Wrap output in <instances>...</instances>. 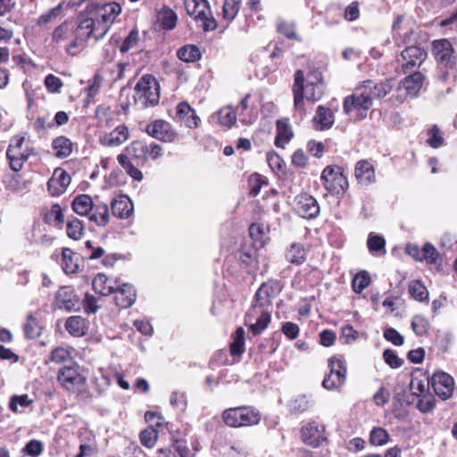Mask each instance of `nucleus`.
<instances>
[{
    "label": "nucleus",
    "instance_id": "f257e3e1",
    "mask_svg": "<svg viewBox=\"0 0 457 457\" xmlns=\"http://www.w3.org/2000/svg\"><path fill=\"white\" fill-rule=\"evenodd\" d=\"M92 26L93 18H86L79 24L64 21L54 29L52 42L54 46L62 47L68 54L76 55L92 37Z\"/></svg>",
    "mask_w": 457,
    "mask_h": 457
},
{
    "label": "nucleus",
    "instance_id": "f03ea898",
    "mask_svg": "<svg viewBox=\"0 0 457 457\" xmlns=\"http://www.w3.org/2000/svg\"><path fill=\"white\" fill-rule=\"evenodd\" d=\"M126 151L128 154H120L117 156V161L126 173L137 181L143 179V173L131 162L129 156L134 159L138 165H144L148 161L157 160L163 154V149L160 145L144 140L131 142L126 147Z\"/></svg>",
    "mask_w": 457,
    "mask_h": 457
},
{
    "label": "nucleus",
    "instance_id": "7ed1b4c3",
    "mask_svg": "<svg viewBox=\"0 0 457 457\" xmlns=\"http://www.w3.org/2000/svg\"><path fill=\"white\" fill-rule=\"evenodd\" d=\"M293 93L295 110L304 112L303 99L314 103L320 100L324 94L321 72L313 70L310 71L305 76L303 71L297 70L295 73Z\"/></svg>",
    "mask_w": 457,
    "mask_h": 457
},
{
    "label": "nucleus",
    "instance_id": "20e7f679",
    "mask_svg": "<svg viewBox=\"0 0 457 457\" xmlns=\"http://www.w3.org/2000/svg\"><path fill=\"white\" fill-rule=\"evenodd\" d=\"M431 51L438 67L447 70L439 75L440 80L446 81L450 71H453L457 67V54L446 38L434 40Z\"/></svg>",
    "mask_w": 457,
    "mask_h": 457
},
{
    "label": "nucleus",
    "instance_id": "39448f33",
    "mask_svg": "<svg viewBox=\"0 0 457 457\" xmlns=\"http://www.w3.org/2000/svg\"><path fill=\"white\" fill-rule=\"evenodd\" d=\"M133 97L135 104L140 109L156 105L160 100V87L155 78L144 75L136 84Z\"/></svg>",
    "mask_w": 457,
    "mask_h": 457
},
{
    "label": "nucleus",
    "instance_id": "423d86ee",
    "mask_svg": "<svg viewBox=\"0 0 457 457\" xmlns=\"http://www.w3.org/2000/svg\"><path fill=\"white\" fill-rule=\"evenodd\" d=\"M372 104V95L361 86L351 96L344 99L343 108L351 119L360 120L367 116V112Z\"/></svg>",
    "mask_w": 457,
    "mask_h": 457
},
{
    "label": "nucleus",
    "instance_id": "0eeeda50",
    "mask_svg": "<svg viewBox=\"0 0 457 457\" xmlns=\"http://www.w3.org/2000/svg\"><path fill=\"white\" fill-rule=\"evenodd\" d=\"M120 12L121 6L116 2L98 5L96 8L97 21L93 19L92 37L96 40L104 37Z\"/></svg>",
    "mask_w": 457,
    "mask_h": 457
},
{
    "label": "nucleus",
    "instance_id": "6e6552de",
    "mask_svg": "<svg viewBox=\"0 0 457 457\" xmlns=\"http://www.w3.org/2000/svg\"><path fill=\"white\" fill-rule=\"evenodd\" d=\"M184 5L191 16L204 32L213 31L217 28V21L207 0H185Z\"/></svg>",
    "mask_w": 457,
    "mask_h": 457
},
{
    "label": "nucleus",
    "instance_id": "1a4fd4ad",
    "mask_svg": "<svg viewBox=\"0 0 457 457\" xmlns=\"http://www.w3.org/2000/svg\"><path fill=\"white\" fill-rule=\"evenodd\" d=\"M222 419L226 425L232 428L252 426L261 420L260 412L248 406L228 408L222 413Z\"/></svg>",
    "mask_w": 457,
    "mask_h": 457
},
{
    "label": "nucleus",
    "instance_id": "9d476101",
    "mask_svg": "<svg viewBox=\"0 0 457 457\" xmlns=\"http://www.w3.org/2000/svg\"><path fill=\"white\" fill-rule=\"evenodd\" d=\"M320 180L326 190L333 195L344 194L349 187L342 167L327 166L321 172Z\"/></svg>",
    "mask_w": 457,
    "mask_h": 457
},
{
    "label": "nucleus",
    "instance_id": "9b49d317",
    "mask_svg": "<svg viewBox=\"0 0 457 457\" xmlns=\"http://www.w3.org/2000/svg\"><path fill=\"white\" fill-rule=\"evenodd\" d=\"M329 373L322 381V386L327 390L340 388L345 382L346 367L341 358L333 356L328 360Z\"/></svg>",
    "mask_w": 457,
    "mask_h": 457
},
{
    "label": "nucleus",
    "instance_id": "f8f14e48",
    "mask_svg": "<svg viewBox=\"0 0 457 457\" xmlns=\"http://www.w3.org/2000/svg\"><path fill=\"white\" fill-rule=\"evenodd\" d=\"M424 76L420 71L405 77L396 88V98L399 102L403 103L408 98L415 97L422 87Z\"/></svg>",
    "mask_w": 457,
    "mask_h": 457
},
{
    "label": "nucleus",
    "instance_id": "ddd939ff",
    "mask_svg": "<svg viewBox=\"0 0 457 457\" xmlns=\"http://www.w3.org/2000/svg\"><path fill=\"white\" fill-rule=\"evenodd\" d=\"M428 384H430L435 394L442 400L451 398L455 387L453 378L444 371L435 372L431 378H428Z\"/></svg>",
    "mask_w": 457,
    "mask_h": 457
},
{
    "label": "nucleus",
    "instance_id": "4468645a",
    "mask_svg": "<svg viewBox=\"0 0 457 457\" xmlns=\"http://www.w3.org/2000/svg\"><path fill=\"white\" fill-rule=\"evenodd\" d=\"M57 380L63 388L75 392L86 384V378L74 366H63L57 374Z\"/></svg>",
    "mask_w": 457,
    "mask_h": 457
},
{
    "label": "nucleus",
    "instance_id": "2eb2a0df",
    "mask_svg": "<svg viewBox=\"0 0 457 457\" xmlns=\"http://www.w3.org/2000/svg\"><path fill=\"white\" fill-rule=\"evenodd\" d=\"M401 57V70L403 73L406 74L423 63L427 58V53L420 46H410L402 51Z\"/></svg>",
    "mask_w": 457,
    "mask_h": 457
},
{
    "label": "nucleus",
    "instance_id": "dca6fc26",
    "mask_svg": "<svg viewBox=\"0 0 457 457\" xmlns=\"http://www.w3.org/2000/svg\"><path fill=\"white\" fill-rule=\"evenodd\" d=\"M303 442L310 446L318 447L327 440L325 426L316 421L308 422L301 429Z\"/></svg>",
    "mask_w": 457,
    "mask_h": 457
},
{
    "label": "nucleus",
    "instance_id": "f3484780",
    "mask_svg": "<svg viewBox=\"0 0 457 457\" xmlns=\"http://www.w3.org/2000/svg\"><path fill=\"white\" fill-rule=\"evenodd\" d=\"M173 120L180 126H185L187 129H196L201 122L195 110L187 102H180L177 105L176 115Z\"/></svg>",
    "mask_w": 457,
    "mask_h": 457
},
{
    "label": "nucleus",
    "instance_id": "a211bd4d",
    "mask_svg": "<svg viewBox=\"0 0 457 457\" xmlns=\"http://www.w3.org/2000/svg\"><path fill=\"white\" fill-rule=\"evenodd\" d=\"M71 181V176L66 170L62 168L55 169L47 183L50 195L53 196L62 195L67 190Z\"/></svg>",
    "mask_w": 457,
    "mask_h": 457
},
{
    "label": "nucleus",
    "instance_id": "6ab92c4d",
    "mask_svg": "<svg viewBox=\"0 0 457 457\" xmlns=\"http://www.w3.org/2000/svg\"><path fill=\"white\" fill-rule=\"evenodd\" d=\"M296 212L304 219H313L320 213L317 200L310 195H300L296 197L295 207Z\"/></svg>",
    "mask_w": 457,
    "mask_h": 457
},
{
    "label": "nucleus",
    "instance_id": "aec40b11",
    "mask_svg": "<svg viewBox=\"0 0 457 457\" xmlns=\"http://www.w3.org/2000/svg\"><path fill=\"white\" fill-rule=\"evenodd\" d=\"M129 137V128L125 124H120L111 132L101 135L99 137V143L104 146L115 147L125 143Z\"/></svg>",
    "mask_w": 457,
    "mask_h": 457
},
{
    "label": "nucleus",
    "instance_id": "412c9836",
    "mask_svg": "<svg viewBox=\"0 0 457 457\" xmlns=\"http://www.w3.org/2000/svg\"><path fill=\"white\" fill-rule=\"evenodd\" d=\"M280 292V286L277 280H269L261 285L255 293L253 300L262 303V306L271 307V301Z\"/></svg>",
    "mask_w": 457,
    "mask_h": 457
},
{
    "label": "nucleus",
    "instance_id": "4be33fe9",
    "mask_svg": "<svg viewBox=\"0 0 457 457\" xmlns=\"http://www.w3.org/2000/svg\"><path fill=\"white\" fill-rule=\"evenodd\" d=\"M112 294H114L115 303L120 308L130 307L137 298L135 287L128 283H118V286Z\"/></svg>",
    "mask_w": 457,
    "mask_h": 457
},
{
    "label": "nucleus",
    "instance_id": "5701e85b",
    "mask_svg": "<svg viewBox=\"0 0 457 457\" xmlns=\"http://www.w3.org/2000/svg\"><path fill=\"white\" fill-rule=\"evenodd\" d=\"M354 177L358 183L363 186H370L376 182V173L373 164L367 160H361L356 162Z\"/></svg>",
    "mask_w": 457,
    "mask_h": 457
},
{
    "label": "nucleus",
    "instance_id": "b1692460",
    "mask_svg": "<svg viewBox=\"0 0 457 457\" xmlns=\"http://www.w3.org/2000/svg\"><path fill=\"white\" fill-rule=\"evenodd\" d=\"M78 301L79 299L72 287H62L56 293L54 304L58 309L71 311L75 309Z\"/></svg>",
    "mask_w": 457,
    "mask_h": 457
},
{
    "label": "nucleus",
    "instance_id": "393cba45",
    "mask_svg": "<svg viewBox=\"0 0 457 457\" xmlns=\"http://www.w3.org/2000/svg\"><path fill=\"white\" fill-rule=\"evenodd\" d=\"M146 133L158 140H171V125L163 120H156L148 124L145 129Z\"/></svg>",
    "mask_w": 457,
    "mask_h": 457
},
{
    "label": "nucleus",
    "instance_id": "a878e982",
    "mask_svg": "<svg viewBox=\"0 0 457 457\" xmlns=\"http://www.w3.org/2000/svg\"><path fill=\"white\" fill-rule=\"evenodd\" d=\"M118 283L117 278H108L104 273H98L94 278L92 286L96 293L107 296L114 292Z\"/></svg>",
    "mask_w": 457,
    "mask_h": 457
},
{
    "label": "nucleus",
    "instance_id": "bb28decb",
    "mask_svg": "<svg viewBox=\"0 0 457 457\" xmlns=\"http://www.w3.org/2000/svg\"><path fill=\"white\" fill-rule=\"evenodd\" d=\"M112 212L115 217L127 219L133 212V203L127 195H120L111 202Z\"/></svg>",
    "mask_w": 457,
    "mask_h": 457
},
{
    "label": "nucleus",
    "instance_id": "cd10ccee",
    "mask_svg": "<svg viewBox=\"0 0 457 457\" xmlns=\"http://www.w3.org/2000/svg\"><path fill=\"white\" fill-rule=\"evenodd\" d=\"M335 121L334 113L323 105L317 107L316 114L312 119L313 126L317 130H326L330 129Z\"/></svg>",
    "mask_w": 457,
    "mask_h": 457
},
{
    "label": "nucleus",
    "instance_id": "c85d7f7f",
    "mask_svg": "<svg viewBox=\"0 0 457 457\" xmlns=\"http://www.w3.org/2000/svg\"><path fill=\"white\" fill-rule=\"evenodd\" d=\"M394 86L395 79H387L378 84L371 80H365L361 85L364 90H368V92L372 95V99L374 97H385L392 90Z\"/></svg>",
    "mask_w": 457,
    "mask_h": 457
},
{
    "label": "nucleus",
    "instance_id": "c756f323",
    "mask_svg": "<svg viewBox=\"0 0 457 457\" xmlns=\"http://www.w3.org/2000/svg\"><path fill=\"white\" fill-rule=\"evenodd\" d=\"M88 220L98 227H105L110 220L109 207L105 203L94 204V208L87 214Z\"/></svg>",
    "mask_w": 457,
    "mask_h": 457
},
{
    "label": "nucleus",
    "instance_id": "7c9ffc66",
    "mask_svg": "<svg viewBox=\"0 0 457 457\" xmlns=\"http://www.w3.org/2000/svg\"><path fill=\"white\" fill-rule=\"evenodd\" d=\"M32 154V150L22 151L8 148L6 151V156L9 160L11 169L14 171H20L22 169L24 162Z\"/></svg>",
    "mask_w": 457,
    "mask_h": 457
},
{
    "label": "nucleus",
    "instance_id": "2f4dec72",
    "mask_svg": "<svg viewBox=\"0 0 457 457\" xmlns=\"http://www.w3.org/2000/svg\"><path fill=\"white\" fill-rule=\"evenodd\" d=\"M65 328L73 337H82L87 331V321L81 316H71L67 319Z\"/></svg>",
    "mask_w": 457,
    "mask_h": 457
},
{
    "label": "nucleus",
    "instance_id": "473e14b6",
    "mask_svg": "<svg viewBox=\"0 0 457 457\" xmlns=\"http://www.w3.org/2000/svg\"><path fill=\"white\" fill-rule=\"evenodd\" d=\"M153 28L155 31L171 29V9L169 6L163 5L157 11Z\"/></svg>",
    "mask_w": 457,
    "mask_h": 457
},
{
    "label": "nucleus",
    "instance_id": "72a5a7b5",
    "mask_svg": "<svg viewBox=\"0 0 457 457\" xmlns=\"http://www.w3.org/2000/svg\"><path fill=\"white\" fill-rule=\"evenodd\" d=\"M94 201L88 195H77L71 203L72 210L80 216H87L94 208Z\"/></svg>",
    "mask_w": 457,
    "mask_h": 457
},
{
    "label": "nucleus",
    "instance_id": "f704fd0d",
    "mask_svg": "<svg viewBox=\"0 0 457 457\" xmlns=\"http://www.w3.org/2000/svg\"><path fill=\"white\" fill-rule=\"evenodd\" d=\"M79 256L69 248H64L62 254V267L65 273H75L79 269Z\"/></svg>",
    "mask_w": 457,
    "mask_h": 457
},
{
    "label": "nucleus",
    "instance_id": "c9c22d12",
    "mask_svg": "<svg viewBox=\"0 0 457 457\" xmlns=\"http://www.w3.org/2000/svg\"><path fill=\"white\" fill-rule=\"evenodd\" d=\"M293 137V131L287 120H278L277 121V135L275 145L278 147L284 148Z\"/></svg>",
    "mask_w": 457,
    "mask_h": 457
},
{
    "label": "nucleus",
    "instance_id": "e433bc0d",
    "mask_svg": "<svg viewBox=\"0 0 457 457\" xmlns=\"http://www.w3.org/2000/svg\"><path fill=\"white\" fill-rule=\"evenodd\" d=\"M54 154L58 158H66L72 153V143L66 137L60 136L52 142Z\"/></svg>",
    "mask_w": 457,
    "mask_h": 457
},
{
    "label": "nucleus",
    "instance_id": "4c0bfd02",
    "mask_svg": "<svg viewBox=\"0 0 457 457\" xmlns=\"http://www.w3.org/2000/svg\"><path fill=\"white\" fill-rule=\"evenodd\" d=\"M286 259L290 263L300 265L306 259V251L303 245L293 243L286 252Z\"/></svg>",
    "mask_w": 457,
    "mask_h": 457
},
{
    "label": "nucleus",
    "instance_id": "58836bf2",
    "mask_svg": "<svg viewBox=\"0 0 457 457\" xmlns=\"http://www.w3.org/2000/svg\"><path fill=\"white\" fill-rule=\"evenodd\" d=\"M99 376L92 378L93 388L98 396L103 395L111 385L110 374L103 368L98 370Z\"/></svg>",
    "mask_w": 457,
    "mask_h": 457
},
{
    "label": "nucleus",
    "instance_id": "ea45409f",
    "mask_svg": "<svg viewBox=\"0 0 457 457\" xmlns=\"http://www.w3.org/2000/svg\"><path fill=\"white\" fill-rule=\"evenodd\" d=\"M85 231L84 223L78 218L69 217L66 223L67 236L73 240H79Z\"/></svg>",
    "mask_w": 457,
    "mask_h": 457
},
{
    "label": "nucleus",
    "instance_id": "a19ab883",
    "mask_svg": "<svg viewBox=\"0 0 457 457\" xmlns=\"http://www.w3.org/2000/svg\"><path fill=\"white\" fill-rule=\"evenodd\" d=\"M367 245L370 253L377 255H385L386 251V240L383 237L370 232L368 236Z\"/></svg>",
    "mask_w": 457,
    "mask_h": 457
},
{
    "label": "nucleus",
    "instance_id": "79ce46f5",
    "mask_svg": "<svg viewBox=\"0 0 457 457\" xmlns=\"http://www.w3.org/2000/svg\"><path fill=\"white\" fill-rule=\"evenodd\" d=\"M33 403V400L28 395H15L10 399L9 408L16 413H21L25 408L29 407Z\"/></svg>",
    "mask_w": 457,
    "mask_h": 457
},
{
    "label": "nucleus",
    "instance_id": "37998d69",
    "mask_svg": "<svg viewBox=\"0 0 457 457\" xmlns=\"http://www.w3.org/2000/svg\"><path fill=\"white\" fill-rule=\"evenodd\" d=\"M242 0H224L222 6V18L228 22L232 21L237 15Z\"/></svg>",
    "mask_w": 457,
    "mask_h": 457
},
{
    "label": "nucleus",
    "instance_id": "c03bdc74",
    "mask_svg": "<svg viewBox=\"0 0 457 457\" xmlns=\"http://www.w3.org/2000/svg\"><path fill=\"white\" fill-rule=\"evenodd\" d=\"M270 312L264 313V315H260L256 317L253 321L247 322L246 326H249L251 332L256 336L261 334L264 329L267 328L268 325L270 322Z\"/></svg>",
    "mask_w": 457,
    "mask_h": 457
},
{
    "label": "nucleus",
    "instance_id": "a18cd8bd",
    "mask_svg": "<svg viewBox=\"0 0 457 457\" xmlns=\"http://www.w3.org/2000/svg\"><path fill=\"white\" fill-rule=\"evenodd\" d=\"M42 327L37 320L29 314L27 318V321L24 325V333L28 338L34 339L41 335Z\"/></svg>",
    "mask_w": 457,
    "mask_h": 457
},
{
    "label": "nucleus",
    "instance_id": "49530a36",
    "mask_svg": "<svg viewBox=\"0 0 457 457\" xmlns=\"http://www.w3.org/2000/svg\"><path fill=\"white\" fill-rule=\"evenodd\" d=\"M178 57L184 62H195L200 58V51L197 46L194 45H187L178 50Z\"/></svg>",
    "mask_w": 457,
    "mask_h": 457
},
{
    "label": "nucleus",
    "instance_id": "de8ad7c7",
    "mask_svg": "<svg viewBox=\"0 0 457 457\" xmlns=\"http://www.w3.org/2000/svg\"><path fill=\"white\" fill-rule=\"evenodd\" d=\"M245 352V330L243 328H237L230 345V353L232 355H241Z\"/></svg>",
    "mask_w": 457,
    "mask_h": 457
},
{
    "label": "nucleus",
    "instance_id": "09e8293b",
    "mask_svg": "<svg viewBox=\"0 0 457 457\" xmlns=\"http://www.w3.org/2000/svg\"><path fill=\"white\" fill-rule=\"evenodd\" d=\"M426 142L432 148H438L445 144V138L437 125H433L428 130Z\"/></svg>",
    "mask_w": 457,
    "mask_h": 457
},
{
    "label": "nucleus",
    "instance_id": "8fccbe9b",
    "mask_svg": "<svg viewBox=\"0 0 457 457\" xmlns=\"http://www.w3.org/2000/svg\"><path fill=\"white\" fill-rule=\"evenodd\" d=\"M45 220L47 223H54L56 227H62L64 222V215L62 207L55 204L46 212Z\"/></svg>",
    "mask_w": 457,
    "mask_h": 457
},
{
    "label": "nucleus",
    "instance_id": "3c124183",
    "mask_svg": "<svg viewBox=\"0 0 457 457\" xmlns=\"http://www.w3.org/2000/svg\"><path fill=\"white\" fill-rule=\"evenodd\" d=\"M271 312L270 308L268 306H262V303H258L257 301L253 300L252 303V305L248 312H246L245 316V324L247 325V322L253 321V320L260 316L264 315V313Z\"/></svg>",
    "mask_w": 457,
    "mask_h": 457
},
{
    "label": "nucleus",
    "instance_id": "603ef678",
    "mask_svg": "<svg viewBox=\"0 0 457 457\" xmlns=\"http://www.w3.org/2000/svg\"><path fill=\"white\" fill-rule=\"evenodd\" d=\"M411 296L420 302L428 299V291L427 287L418 280L412 281L409 286Z\"/></svg>",
    "mask_w": 457,
    "mask_h": 457
},
{
    "label": "nucleus",
    "instance_id": "864d4df0",
    "mask_svg": "<svg viewBox=\"0 0 457 457\" xmlns=\"http://www.w3.org/2000/svg\"><path fill=\"white\" fill-rule=\"evenodd\" d=\"M439 253L437 249L429 242L424 244L422 247L421 262H426L428 264H436L439 259Z\"/></svg>",
    "mask_w": 457,
    "mask_h": 457
},
{
    "label": "nucleus",
    "instance_id": "5fc2aeb1",
    "mask_svg": "<svg viewBox=\"0 0 457 457\" xmlns=\"http://www.w3.org/2000/svg\"><path fill=\"white\" fill-rule=\"evenodd\" d=\"M294 22L280 21L277 23L278 31L288 39L301 41V37L295 32Z\"/></svg>",
    "mask_w": 457,
    "mask_h": 457
},
{
    "label": "nucleus",
    "instance_id": "6e6d98bb",
    "mask_svg": "<svg viewBox=\"0 0 457 457\" xmlns=\"http://www.w3.org/2000/svg\"><path fill=\"white\" fill-rule=\"evenodd\" d=\"M370 283V278L367 271L358 272L353 279L352 287L355 293H361Z\"/></svg>",
    "mask_w": 457,
    "mask_h": 457
},
{
    "label": "nucleus",
    "instance_id": "4d7b16f0",
    "mask_svg": "<svg viewBox=\"0 0 457 457\" xmlns=\"http://www.w3.org/2000/svg\"><path fill=\"white\" fill-rule=\"evenodd\" d=\"M96 116L100 126L110 127L112 120V112L110 107L99 105L96 109Z\"/></svg>",
    "mask_w": 457,
    "mask_h": 457
},
{
    "label": "nucleus",
    "instance_id": "13d9d810",
    "mask_svg": "<svg viewBox=\"0 0 457 457\" xmlns=\"http://www.w3.org/2000/svg\"><path fill=\"white\" fill-rule=\"evenodd\" d=\"M411 328L417 336H423L429 328V322L424 316L415 315L411 320Z\"/></svg>",
    "mask_w": 457,
    "mask_h": 457
},
{
    "label": "nucleus",
    "instance_id": "bf43d9fd",
    "mask_svg": "<svg viewBox=\"0 0 457 457\" xmlns=\"http://www.w3.org/2000/svg\"><path fill=\"white\" fill-rule=\"evenodd\" d=\"M159 429L160 428H153V425H150L148 428L143 430L140 433L141 444L149 448L153 447L156 442Z\"/></svg>",
    "mask_w": 457,
    "mask_h": 457
},
{
    "label": "nucleus",
    "instance_id": "052dcab7",
    "mask_svg": "<svg viewBox=\"0 0 457 457\" xmlns=\"http://www.w3.org/2000/svg\"><path fill=\"white\" fill-rule=\"evenodd\" d=\"M389 435L387 431L382 428H375L370 435V442L373 445H384L387 443Z\"/></svg>",
    "mask_w": 457,
    "mask_h": 457
},
{
    "label": "nucleus",
    "instance_id": "680f3d73",
    "mask_svg": "<svg viewBox=\"0 0 457 457\" xmlns=\"http://www.w3.org/2000/svg\"><path fill=\"white\" fill-rule=\"evenodd\" d=\"M218 115L220 122L228 127L232 126L237 120L236 112L231 107L221 108Z\"/></svg>",
    "mask_w": 457,
    "mask_h": 457
},
{
    "label": "nucleus",
    "instance_id": "e2e57ef3",
    "mask_svg": "<svg viewBox=\"0 0 457 457\" xmlns=\"http://www.w3.org/2000/svg\"><path fill=\"white\" fill-rule=\"evenodd\" d=\"M138 40V31L137 29H132L128 35V37L123 40L120 47V52L124 54L133 49L137 46Z\"/></svg>",
    "mask_w": 457,
    "mask_h": 457
},
{
    "label": "nucleus",
    "instance_id": "0e129e2a",
    "mask_svg": "<svg viewBox=\"0 0 457 457\" xmlns=\"http://www.w3.org/2000/svg\"><path fill=\"white\" fill-rule=\"evenodd\" d=\"M51 360L55 363H65L71 361V355L68 349L64 347H56L51 353Z\"/></svg>",
    "mask_w": 457,
    "mask_h": 457
},
{
    "label": "nucleus",
    "instance_id": "69168bd1",
    "mask_svg": "<svg viewBox=\"0 0 457 457\" xmlns=\"http://www.w3.org/2000/svg\"><path fill=\"white\" fill-rule=\"evenodd\" d=\"M44 84L47 91L52 94L59 93L63 85L62 79L54 74H48L45 78Z\"/></svg>",
    "mask_w": 457,
    "mask_h": 457
},
{
    "label": "nucleus",
    "instance_id": "338daca9",
    "mask_svg": "<svg viewBox=\"0 0 457 457\" xmlns=\"http://www.w3.org/2000/svg\"><path fill=\"white\" fill-rule=\"evenodd\" d=\"M359 337V333L350 325H346L341 329L340 340L343 344H351Z\"/></svg>",
    "mask_w": 457,
    "mask_h": 457
},
{
    "label": "nucleus",
    "instance_id": "774afa93",
    "mask_svg": "<svg viewBox=\"0 0 457 457\" xmlns=\"http://www.w3.org/2000/svg\"><path fill=\"white\" fill-rule=\"evenodd\" d=\"M43 452V444L36 439L30 440L23 448V453L31 456L37 457Z\"/></svg>",
    "mask_w": 457,
    "mask_h": 457
}]
</instances>
